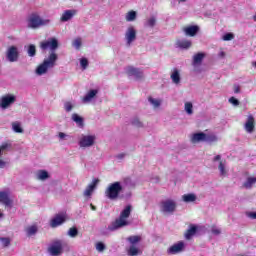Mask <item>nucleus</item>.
<instances>
[{"label":"nucleus","mask_w":256,"mask_h":256,"mask_svg":"<svg viewBox=\"0 0 256 256\" xmlns=\"http://www.w3.org/2000/svg\"><path fill=\"white\" fill-rule=\"evenodd\" d=\"M246 215L249 219H256V212H248Z\"/></svg>","instance_id":"obj_52"},{"label":"nucleus","mask_w":256,"mask_h":256,"mask_svg":"<svg viewBox=\"0 0 256 256\" xmlns=\"http://www.w3.org/2000/svg\"><path fill=\"white\" fill-rule=\"evenodd\" d=\"M148 102L150 103V105H152L153 109H159L161 107V104L163 103V100L159 98L149 97Z\"/></svg>","instance_id":"obj_29"},{"label":"nucleus","mask_w":256,"mask_h":256,"mask_svg":"<svg viewBox=\"0 0 256 256\" xmlns=\"http://www.w3.org/2000/svg\"><path fill=\"white\" fill-rule=\"evenodd\" d=\"M172 82L174 83V85H179V83H181V74L179 73V71L177 69H174L171 76H170Z\"/></svg>","instance_id":"obj_28"},{"label":"nucleus","mask_w":256,"mask_h":256,"mask_svg":"<svg viewBox=\"0 0 256 256\" xmlns=\"http://www.w3.org/2000/svg\"><path fill=\"white\" fill-rule=\"evenodd\" d=\"M155 25H157V18L155 16L149 17L144 23V27H149L150 29H153Z\"/></svg>","instance_id":"obj_31"},{"label":"nucleus","mask_w":256,"mask_h":256,"mask_svg":"<svg viewBox=\"0 0 256 256\" xmlns=\"http://www.w3.org/2000/svg\"><path fill=\"white\" fill-rule=\"evenodd\" d=\"M72 121L76 123L77 127H83L84 125L83 117L79 116L77 113L72 114Z\"/></svg>","instance_id":"obj_34"},{"label":"nucleus","mask_w":256,"mask_h":256,"mask_svg":"<svg viewBox=\"0 0 256 256\" xmlns=\"http://www.w3.org/2000/svg\"><path fill=\"white\" fill-rule=\"evenodd\" d=\"M91 209H92V211H95V206H93V204H91Z\"/></svg>","instance_id":"obj_58"},{"label":"nucleus","mask_w":256,"mask_h":256,"mask_svg":"<svg viewBox=\"0 0 256 256\" xmlns=\"http://www.w3.org/2000/svg\"><path fill=\"white\" fill-rule=\"evenodd\" d=\"M98 184L99 179H93L92 182L84 190V197H91V195H93V191L97 189Z\"/></svg>","instance_id":"obj_21"},{"label":"nucleus","mask_w":256,"mask_h":256,"mask_svg":"<svg viewBox=\"0 0 256 256\" xmlns=\"http://www.w3.org/2000/svg\"><path fill=\"white\" fill-rule=\"evenodd\" d=\"M3 247H9L11 245V240L9 238H0Z\"/></svg>","instance_id":"obj_47"},{"label":"nucleus","mask_w":256,"mask_h":256,"mask_svg":"<svg viewBox=\"0 0 256 256\" xmlns=\"http://www.w3.org/2000/svg\"><path fill=\"white\" fill-rule=\"evenodd\" d=\"M47 252L51 256L63 255V242L61 240L51 242L47 248Z\"/></svg>","instance_id":"obj_7"},{"label":"nucleus","mask_w":256,"mask_h":256,"mask_svg":"<svg viewBox=\"0 0 256 256\" xmlns=\"http://www.w3.org/2000/svg\"><path fill=\"white\" fill-rule=\"evenodd\" d=\"M9 147H11V145L8 143H5L0 146V149H1V151H7V149H9Z\"/></svg>","instance_id":"obj_50"},{"label":"nucleus","mask_w":256,"mask_h":256,"mask_svg":"<svg viewBox=\"0 0 256 256\" xmlns=\"http://www.w3.org/2000/svg\"><path fill=\"white\" fill-rule=\"evenodd\" d=\"M1 217H3V213L0 212V219H1Z\"/></svg>","instance_id":"obj_59"},{"label":"nucleus","mask_w":256,"mask_h":256,"mask_svg":"<svg viewBox=\"0 0 256 256\" xmlns=\"http://www.w3.org/2000/svg\"><path fill=\"white\" fill-rule=\"evenodd\" d=\"M131 209V205H127L120 213V217L108 226V231H117V229H121V227H127V225H129L127 219H129L131 215Z\"/></svg>","instance_id":"obj_2"},{"label":"nucleus","mask_w":256,"mask_h":256,"mask_svg":"<svg viewBox=\"0 0 256 256\" xmlns=\"http://www.w3.org/2000/svg\"><path fill=\"white\" fill-rule=\"evenodd\" d=\"M175 209H177V202L175 200H164L161 203V212L162 213H174Z\"/></svg>","instance_id":"obj_14"},{"label":"nucleus","mask_w":256,"mask_h":256,"mask_svg":"<svg viewBox=\"0 0 256 256\" xmlns=\"http://www.w3.org/2000/svg\"><path fill=\"white\" fill-rule=\"evenodd\" d=\"M49 172H47V170H38L36 172V179L38 181H47V179H49Z\"/></svg>","instance_id":"obj_25"},{"label":"nucleus","mask_w":256,"mask_h":256,"mask_svg":"<svg viewBox=\"0 0 256 256\" xmlns=\"http://www.w3.org/2000/svg\"><path fill=\"white\" fill-rule=\"evenodd\" d=\"M205 143H216V141H219V138L217 135L213 132L205 131Z\"/></svg>","instance_id":"obj_24"},{"label":"nucleus","mask_w":256,"mask_h":256,"mask_svg":"<svg viewBox=\"0 0 256 256\" xmlns=\"http://www.w3.org/2000/svg\"><path fill=\"white\" fill-rule=\"evenodd\" d=\"M183 251H185V242L178 241L168 247L166 253L167 255H179V253H183Z\"/></svg>","instance_id":"obj_13"},{"label":"nucleus","mask_w":256,"mask_h":256,"mask_svg":"<svg viewBox=\"0 0 256 256\" xmlns=\"http://www.w3.org/2000/svg\"><path fill=\"white\" fill-rule=\"evenodd\" d=\"M137 39V30L134 26H129L125 32V40L128 47H131V43H133Z\"/></svg>","instance_id":"obj_15"},{"label":"nucleus","mask_w":256,"mask_h":256,"mask_svg":"<svg viewBox=\"0 0 256 256\" xmlns=\"http://www.w3.org/2000/svg\"><path fill=\"white\" fill-rule=\"evenodd\" d=\"M20 52L19 47L12 45L6 50V59L9 63H17L19 61Z\"/></svg>","instance_id":"obj_9"},{"label":"nucleus","mask_w":256,"mask_h":256,"mask_svg":"<svg viewBox=\"0 0 256 256\" xmlns=\"http://www.w3.org/2000/svg\"><path fill=\"white\" fill-rule=\"evenodd\" d=\"M12 131H14V133H23V128L21 127V123L13 122L12 123Z\"/></svg>","instance_id":"obj_39"},{"label":"nucleus","mask_w":256,"mask_h":256,"mask_svg":"<svg viewBox=\"0 0 256 256\" xmlns=\"http://www.w3.org/2000/svg\"><path fill=\"white\" fill-rule=\"evenodd\" d=\"M213 163H218L220 177H227L229 175V166H227L226 160H221V155H216L213 158Z\"/></svg>","instance_id":"obj_8"},{"label":"nucleus","mask_w":256,"mask_h":256,"mask_svg":"<svg viewBox=\"0 0 256 256\" xmlns=\"http://www.w3.org/2000/svg\"><path fill=\"white\" fill-rule=\"evenodd\" d=\"M192 143H205V132L194 133L191 136Z\"/></svg>","instance_id":"obj_23"},{"label":"nucleus","mask_w":256,"mask_h":256,"mask_svg":"<svg viewBox=\"0 0 256 256\" xmlns=\"http://www.w3.org/2000/svg\"><path fill=\"white\" fill-rule=\"evenodd\" d=\"M126 73L129 77H134L135 79H143V71L139 68L128 66L126 68Z\"/></svg>","instance_id":"obj_18"},{"label":"nucleus","mask_w":256,"mask_h":256,"mask_svg":"<svg viewBox=\"0 0 256 256\" xmlns=\"http://www.w3.org/2000/svg\"><path fill=\"white\" fill-rule=\"evenodd\" d=\"M182 201H184V203H195V201H197V195L193 193L184 194L182 195Z\"/></svg>","instance_id":"obj_26"},{"label":"nucleus","mask_w":256,"mask_h":256,"mask_svg":"<svg viewBox=\"0 0 256 256\" xmlns=\"http://www.w3.org/2000/svg\"><path fill=\"white\" fill-rule=\"evenodd\" d=\"M97 136L95 134H80L78 135V147L80 149H89L95 145Z\"/></svg>","instance_id":"obj_6"},{"label":"nucleus","mask_w":256,"mask_h":256,"mask_svg":"<svg viewBox=\"0 0 256 256\" xmlns=\"http://www.w3.org/2000/svg\"><path fill=\"white\" fill-rule=\"evenodd\" d=\"M132 125H134V127H143V122H141L139 118H134L132 120Z\"/></svg>","instance_id":"obj_46"},{"label":"nucleus","mask_w":256,"mask_h":256,"mask_svg":"<svg viewBox=\"0 0 256 256\" xmlns=\"http://www.w3.org/2000/svg\"><path fill=\"white\" fill-rule=\"evenodd\" d=\"M223 41H233V39H235V35L233 33H226L223 37H222Z\"/></svg>","instance_id":"obj_44"},{"label":"nucleus","mask_w":256,"mask_h":256,"mask_svg":"<svg viewBox=\"0 0 256 256\" xmlns=\"http://www.w3.org/2000/svg\"><path fill=\"white\" fill-rule=\"evenodd\" d=\"M203 59H205V53L200 52L195 54L193 56V62H192L193 67H199V65L203 63Z\"/></svg>","instance_id":"obj_22"},{"label":"nucleus","mask_w":256,"mask_h":256,"mask_svg":"<svg viewBox=\"0 0 256 256\" xmlns=\"http://www.w3.org/2000/svg\"><path fill=\"white\" fill-rule=\"evenodd\" d=\"M58 137L61 140H65V139H67V137H69V135H67V134H65L63 132H59Z\"/></svg>","instance_id":"obj_51"},{"label":"nucleus","mask_w":256,"mask_h":256,"mask_svg":"<svg viewBox=\"0 0 256 256\" xmlns=\"http://www.w3.org/2000/svg\"><path fill=\"white\" fill-rule=\"evenodd\" d=\"M17 101V96L13 94H7L0 98V108L1 109H9L11 105H13Z\"/></svg>","instance_id":"obj_12"},{"label":"nucleus","mask_w":256,"mask_h":256,"mask_svg":"<svg viewBox=\"0 0 256 256\" xmlns=\"http://www.w3.org/2000/svg\"><path fill=\"white\" fill-rule=\"evenodd\" d=\"M69 237L75 238L77 235H79V230L77 228H70L68 230Z\"/></svg>","instance_id":"obj_43"},{"label":"nucleus","mask_w":256,"mask_h":256,"mask_svg":"<svg viewBox=\"0 0 256 256\" xmlns=\"http://www.w3.org/2000/svg\"><path fill=\"white\" fill-rule=\"evenodd\" d=\"M74 108L75 103L69 101L64 103V110L66 111V113H71V111H73Z\"/></svg>","instance_id":"obj_40"},{"label":"nucleus","mask_w":256,"mask_h":256,"mask_svg":"<svg viewBox=\"0 0 256 256\" xmlns=\"http://www.w3.org/2000/svg\"><path fill=\"white\" fill-rule=\"evenodd\" d=\"M228 101H229V103H231V105H233L234 107H239V100L236 99L235 97H230Z\"/></svg>","instance_id":"obj_48"},{"label":"nucleus","mask_w":256,"mask_h":256,"mask_svg":"<svg viewBox=\"0 0 256 256\" xmlns=\"http://www.w3.org/2000/svg\"><path fill=\"white\" fill-rule=\"evenodd\" d=\"M178 3H187V0H177Z\"/></svg>","instance_id":"obj_57"},{"label":"nucleus","mask_w":256,"mask_h":256,"mask_svg":"<svg viewBox=\"0 0 256 256\" xmlns=\"http://www.w3.org/2000/svg\"><path fill=\"white\" fill-rule=\"evenodd\" d=\"M80 67H82V70L85 71L87 67H89V60L87 58H81L80 59Z\"/></svg>","instance_id":"obj_42"},{"label":"nucleus","mask_w":256,"mask_h":256,"mask_svg":"<svg viewBox=\"0 0 256 256\" xmlns=\"http://www.w3.org/2000/svg\"><path fill=\"white\" fill-rule=\"evenodd\" d=\"M57 59H59V56L57 55V53L55 52L50 53L49 56L44 59L43 63L38 65V67L36 68L35 70L36 75H38V77H41L42 75H46L49 69H53V67L57 65Z\"/></svg>","instance_id":"obj_1"},{"label":"nucleus","mask_w":256,"mask_h":256,"mask_svg":"<svg viewBox=\"0 0 256 256\" xmlns=\"http://www.w3.org/2000/svg\"><path fill=\"white\" fill-rule=\"evenodd\" d=\"M256 183V177H248L246 181L242 184L244 189H253V185Z\"/></svg>","instance_id":"obj_30"},{"label":"nucleus","mask_w":256,"mask_h":256,"mask_svg":"<svg viewBox=\"0 0 256 256\" xmlns=\"http://www.w3.org/2000/svg\"><path fill=\"white\" fill-rule=\"evenodd\" d=\"M127 241L129 243V247L126 249L127 255L137 256L143 253V251H141V248L139 247L141 236H130L127 238Z\"/></svg>","instance_id":"obj_5"},{"label":"nucleus","mask_w":256,"mask_h":256,"mask_svg":"<svg viewBox=\"0 0 256 256\" xmlns=\"http://www.w3.org/2000/svg\"><path fill=\"white\" fill-rule=\"evenodd\" d=\"M59 47V41L57 38H49L46 41H43L40 43V49L43 51H46V49H49L51 53H55Z\"/></svg>","instance_id":"obj_10"},{"label":"nucleus","mask_w":256,"mask_h":256,"mask_svg":"<svg viewBox=\"0 0 256 256\" xmlns=\"http://www.w3.org/2000/svg\"><path fill=\"white\" fill-rule=\"evenodd\" d=\"M81 45H82L81 38H76L72 42V47H74V49H81Z\"/></svg>","instance_id":"obj_41"},{"label":"nucleus","mask_w":256,"mask_h":256,"mask_svg":"<svg viewBox=\"0 0 256 256\" xmlns=\"http://www.w3.org/2000/svg\"><path fill=\"white\" fill-rule=\"evenodd\" d=\"M137 19V12L134 10L129 11L128 13H126L125 15V20L128 23H131L133 21H135Z\"/></svg>","instance_id":"obj_33"},{"label":"nucleus","mask_w":256,"mask_h":256,"mask_svg":"<svg viewBox=\"0 0 256 256\" xmlns=\"http://www.w3.org/2000/svg\"><path fill=\"white\" fill-rule=\"evenodd\" d=\"M177 45L180 49H189L191 47V41L189 40H179Z\"/></svg>","instance_id":"obj_36"},{"label":"nucleus","mask_w":256,"mask_h":256,"mask_svg":"<svg viewBox=\"0 0 256 256\" xmlns=\"http://www.w3.org/2000/svg\"><path fill=\"white\" fill-rule=\"evenodd\" d=\"M28 57H35L37 55V48L34 44H30L27 48Z\"/></svg>","instance_id":"obj_37"},{"label":"nucleus","mask_w":256,"mask_h":256,"mask_svg":"<svg viewBox=\"0 0 256 256\" xmlns=\"http://www.w3.org/2000/svg\"><path fill=\"white\" fill-rule=\"evenodd\" d=\"M218 56L223 59V57H225V52L224 51H221L219 52Z\"/></svg>","instance_id":"obj_55"},{"label":"nucleus","mask_w":256,"mask_h":256,"mask_svg":"<svg viewBox=\"0 0 256 256\" xmlns=\"http://www.w3.org/2000/svg\"><path fill=\"white\" fill-rule=\"evenodd\" d=\"M67 215L65 214H57L51 221L50 227L55 229V227H59V225H63V222L66 221Z\"/></svg>","instance_id":"obj_19"},{"label":"nucleus","mask_w":256,"mask_h":256,"mask_svg":"<svg viewBox=\"0 0 256 256\" xmlns=\"http://www.w3.org/2000/svg\"><path fill=\"white\" fill-rule=\"evenodd\" d=\"M244 129L246 133H253L255 131V118L253 115H249L244 124Z\"/></svg>","instance_id":"obj_20"},{"label":"nucleus","mask_w":256,"mask_h":256,"mask_svg":"<svg viewBox=\"0 0 256 256\" xmlns=\"http://www.w3.org/2000/svg\"><path fill=\"white\" fill-rule=\"evenodd\" d=\"M198 31H199L198 26H189L185 29L186 35H189L190 37H195Z\"/></svg>","instance_id":"obj_32"},{"label":"nucleus","mask_w":256,"mask_h":256,"mask_svg":"<svg viewBox=\"0 0 256 256\" xmlns=\"http://www.w3.org/2000/svg\"><path fill=\"white\" fill-rule=\"evenodd\" d=\"M122 191H123V185H121V182H114V183H110L107 186L104 192V195L106 199H110V201H117Z\"/></svg>","instance_id":"obj_3"},{"label":"nucleus","mask_w":256,"mask_h":256,"mask_svg":"<svg viewBox=\"0 0 256 256\" xmlns=\"http://www.w3.org/2000/svg\"><path fill=\"white\" fill-rule=\"evenodd\" d=\"M197 233V227L196 226H190L188 230L185 233V239L189 240Z\"/></svg>","instance_id":"obj_35"},{"label":"nucleus","mask_w":256,"mask_h":256,"mask_svg":"<svg viewBox=\"0 0 256 256\" xmlns=\"http://www.w3.org/2000/svg\"><path fill=\"white\" fill-rule=\"evenodd\" d=\"M212 233H213V235H221V229H219L217 227H213Z\"/></svg>","instance_id":"obj_49"},{"label":"nucleus","mask_w":256,"mask_h":256,"mask_svg":"<svg viewBox=\"0 0 256 256\" xmlns=\"http://www.w3.org/2000/svg\"><path fill=\"white\" fill-rule=\"evenodd\" d=\"M0 203L2 205H5V207H13V199H11V190L10 189H5V190H0Z\"/></svg>","instance_id":"obj_11"},{"label":"nucleus","mask_w":256,"mask_h":256,"mask_svg":"<svg viewBox=\"0 0 256 256\" xmlns=\"http://www.w3.org/2000/svg\"><path fill=\"white\" fill-rule=\"evenodd\" d=\"M5 167V161L0 159V169H3Z\"/></svg>","instance_id":"obj_56"},{"label":"nucleus","mask_w":256,"mask_h":256,"mask_svg":"<svg viewBox=\"0 0 256 256\" xmlns=\"http://www.w3.org/2000/svg\"><path fill=\"white\" fill-rule=\"evenodd\" d=\"M77 15V10L75 9H67L64 10L60 16L61 23H67L73 19Z\"/></svg>","instance_id":"obj_16"},{"label":"nucleus","mask_w":256,"mask_h":256,"mask_svg":"<svg viewBox=\"0 0 256 256\" xmlns=\"http://www.w3.org/2000/svg\"><path fill=\"white\" fill-rule=\"evenodd\" d=\"M96 250L99 252V253H103L105 251V244H103L102 242H98L96 244Z\"/></svg>","instance_id":"obj_45"},{"label":"nucleus","mask_w":256,"mask_h":256,"mask_svg":"<svg viewBox=\"0 0 256 256\" xmlns=\"http://www.w3.org/2000/svg\"><path fill=\"white\" fill-rule=\"evenodd\" d=\"M37 231H39L37 225H31L25 228L27 237H33L34 235H37Z\"/></svg>","instance_id":"obj_27"},{"label":"nucleus","mask_w":256,"mask_h":256,"mask_svg":"<svg viewBox=\"0 0 256 256\" xmlns=\"http://www.w3.org/2000/svg\"><path fill=\"white\" fill-rule=\"evenodd\" d=\"M98 94L99 90L97 89L89 90L82 98V103H84V105H89V103H93Z\"/></svg>","instance_id":"obj_17"},{"label":"nucleus","mask_w":256,"mask_h":256,"mask_svg":"<svg viewBox=\"0 0 256 256\" xmlns=\"http://www.w3.org/2000/svg\"><path fill=\"white\" fill-rule=\"evenodd\" d=\"M125 153H120L117 155V159H125Z\"/></svg>","instance_id":"obj_54"},{"label":"nucleus","mask_w":256,"mask_h":256,"mask_svg":"<svg viewBox=\"0 0 256 256\" xmlns=\"http://www.w3.org/2000/svg\"><path fill=\"white\" fill-rule=\"evenodd\" d=\"M184 111L188 115H193V103L192 102H185L184 103Z\"/></svg>","instance_id":"obj_38"},{"label":"nucleus","mask_w":256,"mask_h":256,"mask_svg":"<svg viewBox=\"0 0 256 256\" xmlns=\"http://www.w3.org/2000/svg\"><path fill=\"white\" fill-rule=\"evenodd\" d=\"M51 23L50 19H43L37 13H32L27 19V25L29 29H39L41 27H47Z\"/></svg>","instance_id":"obj_4"},{"label":"nucleus","mask_w":256,"mask_h":256,"mask_svg":"<svg viewBox=\"0 0 256 256\" xmlns=\"http://www.w3.org/2000/svg\"><path fill=\"white\" fill-rule=\"evenodd\" d=\"M234 93H241V87L239 85H234Z\"/></svg>","instance_id":"obj_53"},{"label":"nucleus","mask_w":256,"mask_h":256,"mask_svg":"<svg viewBox=\"0 0 256 256\" xmlns=\"http://www.w3.org/2000/svg\"><path fill=\"white\" fill-rule=\"evenodd\" d=\"M1 153H2V151H1V149H0V157H1Z\"/></svg>","instance_id":"obj_60"}]
</instances>
